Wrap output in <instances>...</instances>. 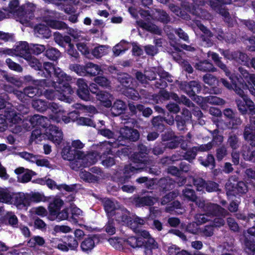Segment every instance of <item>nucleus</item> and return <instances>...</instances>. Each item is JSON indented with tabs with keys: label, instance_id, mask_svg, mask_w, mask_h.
I'll return each instance as SVG.
<instances>
[{
	"label": "nucleus",
	"instance_id": "6e6d98bb",
	"mask_svg": "<svg viewBox=\"0 0 255 255\" xmlns=\"http://www.w3.org/2000/svg\"><path fill=\"white\" fill-rule=\"evenodd\" d=\"M51 220L57 219L58 221L67 220L69 217V212L68 209H64L61 211H57L55 216H50Z\"/></svg>",
	"mask_w": 255,
	"mask_h": 255
},
{
	"label": "nucleus",
	"instance_id": "de8ad7c7",
	"mask_svg": "<svg viewBox=\"0 0 255 255\" xmlns=\"http://www.w3.org/2000/svg\"><path fill=\"white\" fill-rule=\"evenodd\" d=\"M184 6L187 11L189 12L193 15H196L202 18H205L206 16L205 13L206 12L204 11L201 8L198 7L196 8L194 6L191 7L190 6H186V5H185Z\"/></svg>",
	"mask_w": 255,
	"mask_h": 255
},
{
	"label": "nucleus",
	"instance_id": "864d4df0",
	"mask_svg": "<svg viewBox=\"0 0 255 255\" xmlns=\"http://www.w3.org/2000/svg\"><path fill=\"white\" fill-rule=\"evenodd\" d=\"M94 82L102 87H111V81L105 76H97L94 78Z\"/></svg>",
	"mask_w": 255,
	"mask_h": 255
},
{
	"label": "nucleus",
	"instance_id": "a19ab883",
	"mask_svg": "<svg viewBox=\"0 0 255 255\" xmlns=\"http://www.w3.org/2000/svg\"><path fill=\"white\" fill-rule=\"evenodd\" d=\"M172 99L176 101L178 103L182 104L188 107H194V104L184 95H182L179 97L177 94H173Z\"/></svg>",
	"mask_w": 255,
	"mask_h": 255
},
{
	"label": "nucleus",
	"instance_id": "c9c22d12",
	"mask_svg": "<svg viewBox=\"0 0 255 255\" xmlns=\"http://www.w3.org/2000/svg\"><path fill=\"white\" fill-rule=\"evenodd\" d=\"M96 96L98 100L105 103L106 107H109L111 106L112 103L111 98H112V96L110 93L105 91H100Z\"/></svg>",
	"mask_w": 255,
	"mask_h": 255
},
{
	"label": "nucleus",
	"instance_id": "4468645a",
	"mask_svg": "<svg viewBox=\"0 0 255 255\" xmlns=\"http://www.w3.org/2000/svg\"><path fill=\"white\" fill-rule=\"evenodd\" d=\"M78 89L77 93L78 96L81 99L85 101H88L90 98V93L87 84L84 79L80 78L77 81Z\"/></svg>",
	"mask_w": 255,
	"mask_h": 255
},
{
	"label": "nucleus",
	"instance_id": "cd10ccee",
	"mask_svg": "<svg viewBox=\"0 0 255 255\" xmlns=\"http://www.w3.org/2000/svg\"><path fill=\"white\" fill-rule=\"evenodd\" d=\"M138 232L139 237H141L143 241L144 244H149L153 248H157V244L155 241L154 239L151 237L149 232L146 230H139L136 231Z\"/></svg>",
	"mask_w": 255,
	"mask_h": 255
},
{
	"label": "nucleus",
	"instance_id": "13d9d810",
	"mask_svg": "<svg viewBox=\"0 0 255 255\" xmlns=\"http://www.w3.org/2000/svg\"><path fill=\"white\" fill-rule=\"evenodd\" d=\"M125 95L133 100H137L139 99L138 92L132 88H126L124 91Z\"/></svg>",
	"mask_w": 255,
	"mask_h": 255
},
{
	"label": "nucleus",
	"instance_id": "4d7b16f0",
	"mask_svg": "<svg viewBox=\"0 0 255 255\" xmlns=\"http://www.w3.org/2000/svg\"><path fill=\"white\" fill-rule=\"evenodd\" d=\"M28 200H29V206L30 203L33 202H39L41 201H44L45 200V197L44 195L41 194L39 193H34L32 194H28Z\"/></svg>",
	"mask_w": 255,
	"mask_h": 255
},
{
	"label": "nucleus",
	"instance_id": "8fccbe9b",
	"mask_svg": "<svg viewBox=\"0 0 255 255\" xmlns=\"http://www.w3.org/2000/svg\"><path fill=\"white\" fill-rule=\"evenodd\" d=\"M163 122V118L160 116L154 117L151 121L152 125L154 128L160 131L164 129V125Z\"/></svg>",
	"mask_w": 255,
	"mask_h": 255
},
{
	"label": "nucleus",
	"instance_id": "680f3d73",
	"mask_svg": "<svg viewBox=\"0 0 255 255\" xmlns=\"http://www.w3.org/2000/svg\"><path fill=\"white\" fill-rule=\"evenodd\" d=\"M105 231L110 235H113L116 233L115 222L113 219L109 218L105 226Z\"/></svg>",
	"mask_w": 255,
	"mask_h": 255
},
{
	"label": "nucleus",
	"instance_id": "f3484780",
	"mask_svg": "<svg viewBox=\"0 0 255 255\" xmlns=\"http://www.w3.org/2000/svg\"><path fill=\"white\" fill-rule=\"evenodd\" d=\"M14 51L13 55H16L25 59L28 58L30 55V46L26 42H21L17 45L14 49H12Z\"/></svg>",
	"mask_w": 255,
	"mask_h": 255
},
{
	"label": "nucleus",
	"instance_id": "1a4fd4ad",
	"mask_svg": "<svg viewBox=\"0 0 255 255\" xmlns=\"http://www.w3.org/2000/svg\"><path fill=\"white\" fill-rule=\"evenodd\" d=\"M196 25L202 31L203 34L200 36L202 45L206 47H210L213 44L212 38L213 37V34L206 27L204 26L198 20L195 22Z\"/></svg>",
	"mask_w": 255,
	"mask_h": 255
},
{
	"label": "nucleus",
	"instance_id": "393cba45",
	"mask_svg": "<svg viewBox=\"0 0 255 255\" xmlns=\"http://www.w3.org/2000/svg\"><path fill=\"white\" fill-rule=\"evenodd\" d=\"M34 31L36 36L40 38H48L51 35L48 27L44 24H40L36 26Z\"/></svg>",
	"mask_w": 255,
	"mask_h": 255
},
{
	"label": "nucleus",
	"instance_id": "9d476101",
	"mask_svg": "<svg viewBox=\"0 0 255 255\" xmlns=\"http://www.w3.org/2000/svg\"><path fill=\"white\" fill-rule=\"evenodd\" d=\"M205 212L207 214H208L210 217L211 216H215L225 217L229 215V212L226 209L223 208L218 204L210 202L207 203Z\"/></svg>",
	"mask_w": 255,
	"mask_h": 255
},
{
	"label": "nucleus",
	"instance_id": "39448f33",
	"mask_svg": "<svg viewBox=\"0 0 255 255\" xmlns=\"http://www.w3.org/2000/svg\"><path fill=\"white\" fill-rule=\"evenodd\" d=\"M36 5L33 3L28 2L19 7L17 11L18 19L22 24H27L33 17V12L36 9Z\"/></svg>",
	"mask_w": 255,
	"mask_h": 255
},
{
	"label": "nucleus",
	"instance_id": "79ce46f5",
	"mask_svg": "<svg viewBox=\"0 0 255 255\" xmlns=\"http://www.w3.org/2000/svg\"><path fill=\"white\" fill-rule=\"evenodd\" d=\"M26 97L33 98L35 96H40L43 93L41 89L32 86H28L24 89Z\"/></svg>",
	"mask_w": 255,
	"mask_h": 255
},
{
	"label": "nucleus",
	"instance_id": "ea45409f",
	"mask_svg": "<svg viewBox=\"0 0 255 255\" xmlns=\"http://www.w3.org/2000/svg\"><path fill=\"white\" fill-rule=\"evenodd\" d=\"M43 139H46L45 132L42 134L41 130L39 129H36L32 131L30 138L31 142L38 143Z\"/></svg>",
	"mask_w": 255,
	"mask_h": 255
},
{
	"label": "nucleus",
	"instance_id": "69168bd1",
	"mask_svg": "<svg viewBox=\"0 0 255 255\" xmlns=\"http://www.w3.org/2000/svg\"><path fill=\"white\" fill-rule=\"evenodd\" d=\"M45 45L39 44H31L30 51L35 55H39L46 50Z\"/></svg>",
	"mask_w": 255,
	"mask_h": 255
},
{
	"label": "nucleus",
	"instance_id": "3c124183",
	"mask_svg": "<svg viewBox=\"0 0 255 255\" xmlns=\"http://www.w3.org/2000/svg\"><path fill=\"white\" fill-rule=\"evenodd\" d=\"M45 55L48 59L54 61L60 57V52L55 48L50 47L47 49Z\"/></svg>",
	"mask_w": 255,
	"mask_h": 255
},
{
	"label": "nucleus",
	"instance_id": "603ef678",
	"mask_svg": "<svg viewBox=\"0 0 255 255\" xmlns=\"http://www.w3.org/2000/svg\"><path fill=\"white\" fill-rule=\"evenodd\" d=\"M182 195L184 199L188 201L195 202L197 199V196L195 191L190 188H186L182 190Z\"/></svg>",
	"mask_w": 255,
	"mask_h": 255
},
{
	"label": "nucleus",
	"instance_id": "7c9ffc66",
	"mask_svg": "<svg viewBox=\"0 0 255 255\" xmlns=\"http://www.w3.org/2000/svg\"><path fill=\"white\" fill-rule=\"evenodd\" d=\"M137 23L139 26L148 31L153 32L156 34H160L161 33V30L157 26L152 23L149 22L147 23L141 20L137 21Z\"/></svg>",
	"mask_w": 255,
	"mask_h": 255
},
{
	"label": "nucleus",
	"instance_id": "2eb2a0df",
	"mask_svg": "<svg viewBox=\"0 0 255 255\" xmlns=\"http://www.w3.org/2000/svg\"><path fill=\"white\" fill-rule=\"evenodd\" d=\"M99 239L96 235L91 236L86 238L81 243L80 248L82 251L89 253L95 248L96 243L99 242Z\"/></svg>",
	"mask_w": 255,
	"mask_h": 255
},
{
	"label": "nucleus",
	"instance_id": "473e14b6",
	"mask_svg": "<svg viewBox=\"0 0 255 255\" xmlns=\"http://www.w3.org/2000/svg\"><path fill=\"white\" fill-rule=\"evenodd\" d=\"M54 75L58 78V81L56 83H65V82H70L72 80V77L63 72L60 68L55 67L53 70ZM66 83H67L66 82Z\"/></svg>",
	"mask_w": 255,
	"mask_h": 255
},
{
	"label": "nucleus",
	"instance_id": "b1692460",
	"mask_svg": "<svg viewBox=\"0 0 255 255\" xmlns=\"http://www.w3.org/2000/svg\"><path fill=\"white\" fill-rule=\"evenodd\" d=\"M194 66L197 70L204 72H214L217 71V69L208 60L201 61L196 63Z\"/></svg>",
	"mask_w": 255,
	"mask_h": 255
},
{
	"label": "nucleus",
	"instance_id": "e433bc0d",
	"mask_svg": "<svg viewBox=\"0 0 255 255\" xmlns=\"http://www.w3.org/2000/svg\"><path fill=\"white\" fill-rule=\"evenodd\" d=\"M63 205V201L58 198H55L52 203H51L49 206L50 216H55L57 211L60 210Z\"/></svg>",
	"mask_w": 255,
	"mask_h": 255
},
{
	"label": "nucleus",
	"instance_id": "f8f14e48",
	"mask_svg": "<svg viewBox=\"0 0 255 255\" xmlns=\"http://www.w3.org/2000/svg\"><path fill=\"white\" fill-rule=\"evenodd\" d=\"M181 88L190 97L196 96V93L200 92L201 86L196 81H190L189 83L184 82L181 85Z\"/></svg>",
	"mask_w": 255,
	"mask_h": 255
},
{
	"label": "nucleus",
	"instance_id": "f257e3e1",
	"mask_svg": "<svg viewBox=\"0 0 255 255\" xmlns=\"http://www.w3.org/2000/svg\"><path fill=\"white\" fill-rule=\"evenodd\" d=\"M54 90H46L43 93L44 96L49 100H52L57 99L61 101L70 103L72 99L70 95L73 93V90L68 83H51Z\"/></svg>",
	"mask_w": 255,
	"mask_h": 255
},
{
	"label": "nucleus",
	"instance_id": "f704fd0d",
	"mask_svg": "<svg viewBox=\"0 0 255 255\" xmlns=\"http://www.w3.org/2000/svg\"><path fill=\"white\" fill-rule=\"evenodd\" d=\"M126 242L132 248H138L144 245V241L141 237H130L128 238Z\"/></svg>",
	"mask_w": 255,
	"mask_h": 255
},
{
	"label": "nucleus",
	"instance_id": "4c0bfd02",
	"mask_svg": "<svg viewBox=\"0 0 255 255\" xmlns=\"http://www.w3.org/2000/svg\"><path fill=\"white\" fill-rule=\"evenodd\" d=\"M79 176L82 179L88 182H95L100 179V176L94 175L85 170L80 171Z\"/></svg>",
	"mask_w": 255,
	"mask_h": 255
},
{
	"label": "nucleus",
	"instance_id": "e2e57ef3",
	"mask_svg": "<svg viewBox=\"0 0 255 255\" xmlns=\"http://www.w3.org/2000/svg\"><path fill=\"white\" fill-rule=\"evenodd\" d=\"M194 185L198 191H203L205 189L206 182L201 178H194L193 179Z\"/></svg>",
	"mask_w": 255,
	"mask_h": 255
},
{
	"label": "nucleus",
	"instance_id": "a878e982",
	"mask_svg": "<svg viewBox=\"0 0 255 255\" xmlns=\"http://www.w3.org/2000/svg\"><path fill=\"white\" fill-rule=\"evenodd\" d=\"M253 127L251 126H247L244 129L243 133L245 140L250 142L252 147H255V132H254Z\"/></svg>",
	"mask_w": 255,
	"mask_h": 255
},
{
	"label": "nucleus",
	"instance_id": "a18cd8bd",
	"mask_svg": "<svg viewBox=\"0 0 255 255\" xmlns=\"http://www.w3.org/2000/svg\"><path fill=\"white\" fill-rule=\"evenodd\" d=\"M66 243L68 248L71 251H77L79 243L75 237L71 236H67L65 237Z\"/></svg>",
	"mask_w": 255,
	"mask_h": 255
},
{
	"label": "nucleus",
	"instance_id": "6e6552de",
	"mask_svg": "<svg viewBox=\"0 0 255 255\" xmlns=\"http://www.w3.org/2000/svg\"><path fill=\"white\" fill-rule=\"evenodd\" d=\"M45 131L46 139L58 144L62 140V132L56 126L50 125L46 128Z\"/></svg>",
	"mask_w": 255,
	"mask_h": 255
},
{
	"label": "nucleus",
	"instance_id": "0e129e2a",
	"mask_svg": "<svg viewBox=\"0 0 255 255\" xmlns=\"http://www.w3.org/2000/svg\"><path fill=\"white\" fill-rule=\"evenodd\" d=\"M216 156L218 161H221L227 155V147L224 145L219 146L216 149Z\"/></svg>",
	"mask_w": 255,
	"mask_h": 255
},
{
	"label": "nucleus",
	"instance_id": "c85d7f7f",
	"mask_svg": "<svg viewBox=\"0 0 255 255\" xmlns=\"http://www.w3.org/2000/svg\"><path fill=\"white\" fill-rule=\"evenodd\" d=\"M60 122V119L57 115H51L49 117V119L40 115L38 126H40L46 128L49 125H52L51 123H59Z\"/></svg>",
	"mask_w": 255,
	"mask_h": 255
},
{
	"label": "nucleus",
	"instance_id": "052dcab7",
	"mask_svg": "<svg viewBox=\"0 0 255 255\" xmlns=\"http://www.w3.org/2000/svg\"><path fill=\"white\" fill-rule=\"evenodd\" d=\"M205 101L209 104L216 105H224L225 103L223 99L214 96L206 97L205 99Z\"/></svg>",
	"mask_w": 255,
	"mask_h": 255
},
{
	"label": "nucleus",
	"instance_id": "412c9836",
	"mask_svg": "<svg viewBox=\"0 0 255 255\" xmlns=\"http://www.w3.org/2000/svg\"><path fill=\"white\" fill-rule=\"evenodd\" d=\"M115 219L119 223L129 225L130 222L129 213L126 209H119L114 214Z\"/></svg>",
	"mask_w": 255,
	"mask_h": 255
},
{
	"label": "nucleus",
	"instance_id": "58836bf2",
	"mask_svg": "<svg viewBox=\"0 0 255 255\" xmlns=\"http://www.w3.org/2000/svg\"><path fill=\"white\" fill-rule=\"evenodd\" d=\"M32 106L34 109L40 112L46 111L48 107L47 102L41 99L33 100Z\"/></svg>",
	"mask_w": 255,
	"mask_h": 255
},
{
	"label": "nucleus",
	"instance_id": "4be33fe9",
	"mask_svg": "<svg viewBox=\"0 0 255 255\" xmlns=\"http://www.w3.org/2000/svg\"><path fill=\"white\" fill-rule=\"evenodd\" d=\"M241 154L245 160L255 162V149H253L249 145L246 144L243 145Z\"/></svg>",
	"mask_w": 255,
	"mask_h": 255
},
{
	"label": "nucleus",
	"instance_id": "20e7f679",
	"mask_svg": "<svg viewBox=\"0 0 255 255\" xmlns=\"http://www.w3.org/2000/svg\"><path fill=\"white\" fill-rule=\"evenodd\" d=\"M225 188L228 196L245 194L248 191L246 184L243 181H238V178L236 175L229 177Z\"/></svg>",
	"mask_w": 255,
	"mask_h": 255
},
{
	"label": "nucleus",
	"instance_id": "5fc2aeb1",
	"mask_svg": "<svg viewBox=\"0 0 255 255\" xmlns=\"http://www.w3.org/2000/svg\"><path fill=\"white\" fill-rule=\"evenodd\" d=\"M107 47L105 45H100L95 47L93 49L92 53L95 57L99 58L107 53Z\"/></svg>",
	"mask_w": 255,
	"mask_h": 255
},
{
	"label": "nucleus",
	"instance_id": "2f4dec72",
	"mask_svg": "<svg viewBox=\"0 0 255 255\" xmlns=\"http://www.w3.org/2000/svg\"><path fill=\"white\" fill-rule=\"evenodd\" d=\"M126 109V104L122 100L116 101L111 108L112 113L115 116L122 114Z\"/></svg>",
	"mask_w": 255,
	"mask_h": 255
},
{
	"label": "nucleus",
	"instance_id": "49530a36",
	"mask_svg": "<svg viewBox=\"0 0 255 255\" xmlns=\"http://www.w3.org/2000/svg\"><path fill=\"white\" fill-rule=\"evenodd\" d=\"M227 143L233 150L238 149L240 146L239 138L237 135L233 133L229 135Z\"/></svg>",
	"mask_w": 255,
	"mask_h": 255
},
{
	"label": "nucleus",
	"instance_id": "423d86ee",
	"mask_svg": "<svg viewBox=\"0 0 255 255\" xmlns=\"http://www.w3.org/2000/svg\"><path fill=\"white\" fill-rule=\"evenodd\" d=\"M230 79L233 85V87L232 89H233L237 95L240 96L245 101L246 105L248 106L249 113L252 115L255 114V105L254 102L245 94L244 90H245V88L244 87L243 89L235 83V79H238L237 77L235 75H232L230 77Z\"/></svg>",
	"mask_w": 255,
	"mask_h": 255
},
{
	"label": "nucleus",
	"instance_id": "5701e85b",
	"mask_svg": "<svg viewBox=\"0 0 255 255\" xmlns=\"http://www.w3.org/2000/svg\"><path fill=\"white\" fill-rule=\"evenodd\" d=\"M5 117L7 121L11 124H18L22 121L21 114H17L13 109L5 111Z\"/></svg>",
	"mask_w": 255,
	"mask_h": 255
},
{
	"label": "nucleus",
	"instance_id": "37998d69",
	"mask_svg": "<svg viewBox=\"0 0 255 255\" xmlns=\"http://www.w3.org/2000/svg\"><path fill=\"white\" fill-rule=\"evenodd\" d=\"M12 194L7 189L0 188V202L10 203Z\"/></svg>",
	"mask_w": 255,
	"mask_h": 255
},
{
	"label": "nucleus",
	"instance_id": "dca6fc26",
	"mask_svg": "<svg viewBox=\"0 0 255 255\" xmlns=\"http://www.w3.org/2000/svg\"><path fill=\"white\" fill-rule=\"evenodd\" d=\"M28 194L18 193L12 194V198L10 203H13L18 208L23 209L29 206Z\"/></svg>",
	"mask_w": 255,
	"mask_h": 255
},
{
	"label": "nucleus",
	"instance_id": "ddd939ff",
	"mask_svg": "<svg viewBox=\"0 0 255 255\" xmlns=\"http://www.w3.org/2000/svg\"><path fill=\"white\" fill-rule=\"evenodd\" d=\"M136 79L141 84H147L148 81L156 79V74L151 69L144 70L143 73L140 71H137L135 74Z\"/></svg>",
	"mask_w": 255,
	"mask_h": 255
},
{
	"label": "nucleus",
	"instance_id": "a211bd4d",
	"mask_svg": "<svg viewBox=\"0 0 255 255\" xmlns=\"http://www.w3.org/2000/svg\"><path fill=\"white\" fill-rule=\"evenodd\" d=\"M223 54L225 57L229 59H234L239 63L246 64L248 62V56L241 52H230L229 51H224Z\"/></svg>",
	"mask_w": 255,
	"mask_h": 255
},
{
	"label": "nucleus",
	"instance_id": "774afa93",
	"mask_svg": "<svg viewBox=\"0 0 255 255\" xmlns=\"http://www.w3.org/2000/svg\"><path fill=\"white\" fill-rule=\"evenodd\" d=\"M25 59L28 62L31 67L34 68L35 69L40 70V68L42 67L41 64L39 62L38 60L31 54L28 56V58H26Z\"/></svg>",
	"mask_w": 255,
	"mask_h": 255
},
{
	"label": "nucleus",
	"instance_id": "aec40b11",
	"mask_svg": "<svg viewBox=\"0 0 255 255\" xmlns=\"http://www.w3.org/2000/svg\"><path fill=\"white\" fill-rule=\"evenodd\" d=\"M133 203L136 207L150 206L153 205L154 198L149 196H138L133 199Z\"/></svg>",
	"mask_w": 255,
	"mask_h": 255
},
{
	"label": "nucleus",
	"instance_id": "09e8293b",
	"mask_svg": "<svg viewBox=\"0 0 255 255\" xmlns=\"http://www.w3.org/2000/svg\"><path fill=\"white\" fill-rule=\"evenodd\" d=\"M119 82L124 87L128 88L132 83V78L128 74L124 73L119 76Z\"/></svg>",
	"mask_w": 255,
	"mask_h": 255
},
{
	"label": "nucleus",
	"instance_id": "c756f323",
	"mask_svg": "<svg viewBox=\"0 0 255 255\" xmlns=\"http://www.w3.org/2000/svg\"><path fill=\"white\" fill-rule=\"evenodd\" d=\"M86 74H89L91 76H96L100 74L102 71L101 67L93 63L88 62L85 65Z\"/></svg>",
	"mask_w": 255,
	"mask_h": 255
},
{
	"label": "nucleus",
	"instance_id": "6ab92c4d",
	"mask_svg": "<svg viewBox=\"0 0 255 255\" xmlns=\"http://www.w3.org/2000/svg\"><path fill=\"white\" fill-rule=\"evenodd\" d=\"M102 203L109 217L114 216L116 210L119 209L118 203L109 198H104Z\"/></svg>",
	"mask_w": 255,
	"mask_h": 255
},
{
	"label": "nucleus",
	"instance_id": "9b49d317",
	"mask_svg": "<svg viewBox=\"0 0 255 255\" xmlns=\"http://www.w3.org/2000/svg\"><path fill=\"white\" fill-rule=\"evenodd\" d=\"M149 152V149L143 144H140L137 146V151L135 152L132 155L133 161L137 163H143L147 164L146 156Z\"/></svg>",
	"mask_w": 255,
	"mask_h": 255
},
{
	"label": "nucleus",
	"instance_id": "c03bdc74",
	"mask_svg": "<svg viewBox=\"0 0 255 255\" xmlns=\"http://www.w3.org/2000/svg\"><path fill=\"white\" fill-rule=\"evenodd\" d=\"M128 43L125 41H122L117 44L113 48V51L116 56H119L121 53L125 52L128 49Z\"/></svg>",
	"mask_w": 255,
	"mask_h": 255
},
{
	"label": "nucleus",
	"instance_id": "bf43d9fd",
	"mask_svg": "<svg viewBox=\"0 0 255 255\" xmlns=\"http://www.w3.org/2000/svg\"><path fill=\"white\" fill-rule=\"evenodd\" d=\"M145 223V220L144 219L136 217L132 221L130 220V223L128 225L134 232H136L138 230L137 229L138 227L144 225Z\"/></svg>",
	"mask_w": 255,
	"mask_h": 255
},
{
	"label": "nucleus",
	"instance_id": "338daca9",
	"mask_svg": "<svg viewBox=\"0 0 255 255\" xmlns=\"http://www.w3.org/2000/svg\"><path fill=\"white\" fill-rule=\"evenodd\" d=\"M159 185L161 188L163 190H168L172 188V181L166 178H161L158 182Z\"/></svg>",
	"mask_w": 255,
	"mask_h": 255
},
{
	"label": "nucleus",
	"instance_id": "f03ea898",
	"mask_svg": "<svg viewBox=\"0 0 255 255\" xmlns=\"http://www.w3.org/2000/svg\"><path fill=\"white\" fill-rule=\"evenodd\" d=\"M62 156L64 159L71 161L70 166L74 170H77L81 167L84 163V161L88 160L90 156L81 150L73 149L70 146L63 148Z\"/></svg>",
	"mask_w": 255,
	"mask_h": 255
},
{
	"label": "nucleus",
	"instance_id": "72a5a7b5",
	"mask_svg": "<svg viewBox=\"0 0 255 255\" xmlns=\"http://www.w3.org/2000/svg\"><path fill=\"white\" fill-rule=\"evenodd\" d=\"M152 15L155 18L164 23H167L170 20L167 13L160 9H155V12L153 11Z\"/></svg>",
	"mask_w": 255,
	"mask_h": 255
},
{
	"label": "nucleus",
	"instance_id": "0eeeda50",
	"mask_svg": "<svg viewBox=\"0 0 255 255\" xmlns=\"http://www.w3.org/2000/svg\"><path fill=\"white\" fill-rule=\"evenodd\" d=\"M243 237L246 252L249 255L255 252V225L244 231Z\"/></svg>",
	"mask_w": 255,
	"mask_h": 255
},
{
	"label": "nucleus",
	"instance_id": "bb28decb",
	"mask_svg": "<svg viewBox=\"0 0 255 255\" xmlns=\"http://www.w3.org/2000/svg\"><path fill=\"white\" fill-rule=\"evenodd\" d=\"M129 178V176H128L127 175H124L120 178L119 179V187H120L124 192L132 193L135 189V187L126 184L128 183Z\"/></svg>",
	"mask_w": 255,
	"mask_h": 255
},
{
	"label": "nucleus",
	"instance_id": "7ed1b4c3",
	"mask_svg": "<svg viewBox=\"0 0 255 255\" xmlns=\"http://www.w3.org/2000/svg\"><path fill=\"white\" fill-rule=\"evenodd\" d=\"M120 135L119 136L118 140L114 142H111L109 141H105L101 144V148L102 149L106 148L108 150V153L111 151V147H116L119 146V145H124L123 142L119 143L124 139H128L130 141H136L139 137L138 131L131 128H128V126H125L124 128H121L120 130Z\"/></svg>",
	"mask_w": 255,
	"mask_h": 255
}]
</instances>
